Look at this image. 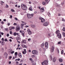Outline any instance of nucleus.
<instances>
[{"label": "nucleus", "instance_id": "1", "mask_svg": "<svg viewBox=\"0 0 65 65\" xmlns=\"http://www.w3.org/2000/svg\"><path fill=\"white\" fill-rule=\"evenodd\" d=\"M56 34H57V36H58L59 38H61V34H60V33H59V30H56Z\"/></svg>", "mask_w": 65, "mask_h": 65}, {"label": "nucleus", "instance_id": "2", "mask_svg": "<svg viewBox=\"0 0 65 65\" xmlns=\"http://www.w3.org/2000/svg\"><path fill=\"white\" fill-rule=\"evenodd\" d=\"M21 6L22 9L23 10H26L27 9V6H26V5H25L22 4Z\"/></svg>", "mask_w": 65, "mask_h": 65}, {"label": "nucleus", "instance_id": "3", "mask_svg": "<svg viewBox=\"0 0 65 65\" xmlns=\"http://www.w3.org/2000/svg\"><path fill=\"white\" fill-rule=\"evenodd\" d=\"M48 62V60H45L42 64V65H47Z\"/></svg>", "mask_w": 65, "mask_h": 65}, {"label": "nucleus", "instance_id": "4", "mask_svg": "<svg viewBox=\"0 0 65 65\" xmlns=\"http://www.w3.org/2000/svg\"><path fill=\"white\" fill-rule=\"evenodd\" d=\"M34 15V14H27V17L29 19H31L32 17H33Z\"/></svg>", "mask_w": 65, "mask_h": 65}, {"label": "nucleus", "instance_id": "5", "mask_svg": "<svg viewBox=\"0 0 65 65\" xmlns=\"http://www.w3.org/2000/svg\"><path fill=\"white\" fill-rule=\"evenodd\" d=\"M38 52L36 50H33L32 51V53L33 55H38Z\"/></svg>", "mask_w": 65, "mask_h": 65}, {"label": "nucleus", "instance_id": "6", "mask_svg": "<svg viewBox=\"0 0 65 65\" xmlns=\"http://www.w3.org/2000/svg\"><path fill=\"white\" fill-rule=\"evenodd\" d=\"M40 20H41V23H44L45 22V20L43 18H42V17H40L39 18Z\"/></svg>", "mask_w": 65, "mask_h": 65}, {"label": "nucleus", "instance_id": "7", "mask_svg": "<svg viewBox=\"0 0 65 65\" xmlns=\"http://www.w3.org/2000/svg\"><path fill=\"white\" fill-rule=\"evenodd\" d=\"M20 28L21 27L20 25H18L17 26L16 28V31H19V30H20Z\"/></svg>", "mask_w": 65, "mask_h": 65}, {"label": "nucleus", "instance_id": "8", "mask_svg": "<svg viewBox=\"0 0 65 65\" xmlns=\"http://www.w3.org/2000/svg\"><path fill=\"white\" fill-rule=\"evenodd\" d=\"M48 22H45L43 24V25L45 26H47L48 25Z\"/></svg>", "mask_w": 65, "mask_h": 65}, {"label": "nucleus", "instance_id": "9", "mask_svg": "<svg viewBox=\"0 0 65 65\" xmlns=\"http://www.w3.org/2000/svg\"><path fill=\"white\" fill-rule=\"evenodd\" d=\"M45 46L46 48H48V44L47 42H46L45 43Z\"/></svg>", "mask_w": 65, "mask_h": 65}, {"label": "nucleus", "instance_id": "10", "mask_svg": "<svg viewBox=\"0 0 65 65\" xmlns=\"http://www.w3.org/2000/svg\"><path fill=\"white\" fill-rule=\"evenodd\" d=\"M21 39V38L20 37H17L16 38V40H17V42H19V43H20V41H18V40H20Z\"/></svg>", "mask_w": 65, "mask_h": 65}, {"label": "nucleus", "instance_id": "11", "mask_svg": "<svg viewBox=\"0 0 65 65\" xmlns=\"http://www.w3.org/2000/svg\"><path fill=\"white\" fill-rule=\"evenodd\" d=\"M41 12H44V7H42L40 9Z\"/></svg>", "mask_w": 65, "mask_h": 65}, {"label": "nucleus", "instance_id": "12", "mask_svg": "<svg viewBox=\"0 0 65 65\" xmlns=\"http://www.w3.org/2000/svg\"><path fill=\"white\" fill-rule=\"evenodd\" d=\"M2 42H1V44H2V45H3L4 44V38H2Z\"/></svg>", "mask_w": 65, "mask_h": 65}, {"label": "nucleus", "instance_id": "13", "mask_svg": "<svg viewBox=\"0 0 65 65\" xmlns=\"http://www.w3.org/2000/svg\"><path fill=\"white\" fill-rule=\"evenodd\" d=\"M20 32L21 33V34L22 35L23 37H24V31H22V30L20 31Z\"/></svg>", "mask_w": 65, "mask_h": 65}, {"label": "nucleus", "instance_id": "14", "mask_svg": "<svg viewBox=\"0 0 65 65\" xmlns=\"http://www.w3.org/2000/svg\"><path fill=\"white\" fill-rule=\"evenodd\" d=\"M9 28L10 30H12V29H15V27L14 26H10V27H9Z\"/></svg>", "mask_w": 65, "mask_h": 65}, {"label": "nucleus", "instance_id": "15", "mask_svg": "<svg viewBox=\"0 0 65 65\" xmlns=\"http://www.w3.org/2000/svg\"><path fill=\"white\" fill-rule=\"evenodd\" d=\"M54 46H52V47H51V52H53V51L54 50Z\"/></svg>", "mask_w": 65, "mask_h": 65}, {"label": "nucleus", "instance_id": "16", "mask_svg": "<svg viewBox=\"0 0 65 65\" xmlns=\"http://www.w3.org/2000/svg\"><path fill=\"white\" fill-rule=\"evenodd\" d=\"M27 31H28V33L30 35L31 34H32V32L31 31H30V29H28Z\"/></svg>", "mask_w": 65, "mask_h": 65}, {"label": "nucleus", "instance_id": "17", "mask_svg": "<svg viewBox=\"0 0 65 65\" xmlns=\"http://www.w3.org/2000/svg\"><path fill=\"white\" fill-rule=\"evenodd\" d=\"M26 49H24V51H22V53H23V54H26Z\"/></svg>", "mask_w": 65, "mask_h": 65}, {"label": "nucleus", "instance_id": "18", "mask_svg": "<svg viewBox=\"0 0 65 65\" xmlns=\"http://www.w3.org/2000/svg\"><path fill=\"white\" fill-rule=\"evenodd\" d=\"M18 56L20 58H21L22 57V55L21 54V53H19L18 54Z\"/></svg>", "mask_w": 65, "mask_h": 65}, {"label": "nucleus", "instance_id": "19", "mask_svg": "<svg viewBox=\"0 0 65 65\" xmlns=\"http://www.w3.org/2000/svg\"><path fill=\"white\" fill-rule=\"evenodd\" d=\"M4 55L7 58V56H8V54H7V53L6 52H5L4 53Z\"/></svg>", "mask_w": 65, "mask_h": 65}, {"label": "nucleus", "instance_id": "20", "mask_svg": "<svg viewBox=\"0 0 65 65\" xmlns=\"http://www.w3.org/2000/svg\"><path fill=\"white\" fill-rule=\"evenodd\" d=\"M22 43H26V40H23V41L22 42Z\"/></svg>", "mask_w": 65, "mask_h": 65}, {"label": "nucleus", "instance_id": "21", "mask_svg": "<svg viewBox=\"0 0 65 65\" xmlns=\"http://www.w3.org/2000/svg\"><path fill=\"white\" fill-rule=\"evenodd\" d=\"M22 46L23 47L26 48H27V46H25V45L24 44H22Z\"/></svg>", "mask_w": 65, "mask_h": 65}, {"label": "nucleus", "instance_id": "22", "mask_svg": "<svg viewBox=\"0 0 65 65\" xmlns=\"http://www.w3.org/2000/svg\"><path fill=\"white\" fill-rule=\"evenodd\" d=\"M59 62H62L63 61V59L62 58H60L59 59Z\"/></svg>", "mask_w": 65, "mask_h": 65}, {"label": "nucleus", "instance_id": "23", "mask_svg": "<svg viewBox=\"0 0 65 65\" xmlns=\"http://www.w3.org/2000/svg\"><path fill=\"white\" fill-rule=\"evenodd\" d=\"M29 10H30V11H32V6H31V7H30L29 8Z\"/></svg>", "mask_w": 65, "mask_h": 65}, {"label": "nucleus", "instance_id": "24", "mask_svg": "<svg viewBox=\"0 0 65 65\" xmlns=\"http://www.w3.org/2000/svg\"><path fill=\"white\" fill-rule=\"evenodd\" d=\"M56 60V59L55 57H53V62H55Z\"/></svg>", "mask_w": 65, "mask_h": 65}, {"label": "nucleus", "instance_id": "25", "mask_svg": "<svg viewBox=\"0 0 65 65\" xmlns=\"http://www.w3.org/2000/svg\"><path fill=\"white\" fill-rule=\"evenodd\" d=\"M24 25V24H21V28H23V26Z\"/></svg>", "mask_w": 65, "mask_h": 65}, {"label": "nucleus", "instance_id": "26", "mask_svg": "<svg viewBox=\"0 0 65 65\" xmlns=\"http://www.w3.org/2000/svg\"><path fill=\"white\" fill-rule=\"evenodd\" d=\"M44 43H43L41 45V47H43L44 45Z\"/></svg>", "mask_w": 65, "mask_h": 65}, {"label": "nucleus", "instance_id": "27", "mask_svg": "<svg viewBox=\"0 0 65 65\" xmlns=\"http://www.w3.org/2000/svg\"><path fill=\"white\" fill-rule=\"evenodd\" d=\"M50 0H45V1L47 3V4L48 3V2L50 1Z\"/></svg>", "mask_w": 65, "mask_h": 65}, {"label": "nucleus", "instance_id": "28", "mask_svg": "<svg viewBox=\"0 0 65 65\" xmlns=\"http://www.w3.org/2000/svg\"><path fill=\"white\" fill-rule=\"evenodd\" d=\"M18 52H15L14 53L15 56H18Z\"/></svg>", "mask_w": 65, "mask_h": 65}, {"label": "nucleus", "instance_id": "29", "mask_svg": "<svg viewBox=\"0 0 65 65\" xmlns=\"http://www.w3.org/2000/svg\"><path fill=\"white\" fill-rule=\"evenodd\" d=\"M1 4L2 5H3V4L4 3V2H3L2 1H1Z\"/></svg>", "mask_w": 65, "mask_h": 65}, {"label": "nucleus", "instance_id": "30", "mask_svg": "<svg viewBox=\"0 0 65 65\" xmlns=\"http://www.w3.org/2000/svg\"><path fill=\"white\" fill-rule=\"evenodd\" d=\"M0 34H1L2 35H3L4 34V33H3V32H1V31H0Z\"/></svg>", "mask_w": 65, "mask_h": 65}, {"label": "nucleus", "instance_id": "31", "mask_svg": "<svg viewBox=\"0 0 65 65\" xmlns=\"http://www.w3.org/2000/svg\"><path fill=\"white\" fill-rule=\"evenodd\" d=\"M20 58H18V59H15V61H20Z\"/></svg>", "mask_w": 65, "mask_h": 65}, {"label": "nucleus", "instance_id": "32", "mask_svg": "<svg viewBox=\"0 0 65 65\" xmlns=\"http://www.w3.org/2000/svg\"><path fill=\"white\" fill-rule=\"evenodd\" d=\"M61 42H58V44H60L61 43Z\"/></svg>", "mask_w": 65, "mask_h": 65}, {"label": "nucleus", "instance_id": "33", "mask_svg": "<svg viewBox=\"0 0 65 65\" xmlns=\"http://www.w3.org/2000/svg\"><path fill=\"white\" fill-rule=\"evenodd\" d=\"M47 14L49 17H50V15H51V14L50 12H48Z\"/></svg>", "mask_w": 65, "mask_h": 65}, {"label": "nucleus", "instance_id": "34", "mask_svg": "<svg viewBox=\"0 0 65 65\" xmlns=\"http://www.w3.org/2000/svg\"><path fill=\"white\" fill-rule=\"evenodd\" d=\"M50 58H51V60H52V56H51V55L50 56Z\"/></svg>", "mask_w": 65, "mask_h": 65}, {"label": "nucleus", "instance_id": "35", "mask_svg": "<svg viewBox=\"0 0 65 65\" xmlns=\"http://www.w3.org/2000/svg\"><path fill=\"white\" fill-rule=\"evenodd\" d=\"M45 4H46L45 2H43L42 4L43 5H45Z\"/></svg>", "mask_w": 65, "mask_h": 65}, {"label": "nucleus", "instance_id": "36", "mask_svg": "<svg viewBox=\"0 0 65 65\" xmlns=\"http://www.w3.org/2000/svg\"><path fill=\"white\" fill-rule=\"evenodd\" d=\"M11 11L12 12H14V11H15V10H14L13 9H11Z\"/></svg>", "mask_w": 65, "mask_h": 65}, {"label": "nucleus", "instance_id": "37", "mask_svg": "<svg viewBox=\"0 0 65 65\" xmlns=\"http://www.w3.org/2000/svg\"><path fill=\"white\" fill-rule=\"evenodd\" d=\"M14 35L15 36H16V35H17V33L15 32V33H14Z\"/></svg>", "mask_w": 65, "mask_h": 65}, {"label": "nucleus", "instance_id": "38", "mask_svg": "<svg viewBox=\"0 0 65 65\" xmlns=\"http://www.w3.org/2000/svg\"><path fill=\"white\" fill-rule=\"evenodd\" d=\"M63 50H62L61 51V54H63Z\"/></svg>", "mask_w": 65, "mask_h": 65}, {"label": "nucleus", "instance_id": "39", "mask_svg": "<svg viewBox=\"0 0 65 65\" xmlns=\"http://www.w3.org/2000/svg\"><path fill=\"white\" fill-rule=\"evenodd\" d=\"M31 26L33 28H34V27H35V25H32Z\"/></svg>", "mask_w": 65, "mask_h": 65}, {"label": "nucleus", "instance_id": "40", "mask_svg": "<svg viewBox=\"0 0 65 65\" xmlns=\"http://www.w3.org/2000/svg\"><path fill=\"white\" fill-rule=\"evenodd\" d=\"M14 51H12V52H11V53L12 54H13V53H14Z\"/></svg>", "mask_w": 65, "mask_h": 65}, {"label": "nucleus", "instance_id": "41", "mask_svg": "<svg viewBox=\"0 0 65 65\" xmlns=\"http://www.w3.org/2000/svg\"><path fill=\"white\" fill-rule=\"evenodd\" d=\"M10 34H12V31H10Z\"/></svg>", "mask_w": 65, "mask_h": 65}, {"label": "nucleus", "instance_id": "42", "mask_svg": "<svg viewBox=\"0 0 65 65\" xmlns=\"http://www.w3.org/2000/svg\"><path fill=\"white\" fill-rule=\"evenodd\" d=\"M14 25H17V23H14Z\"/></svg>", "mask_w": 65, "mask_h": 65}, {"label": "nucleus", "instance_id": "43", "mask_svg": "<svg viewBox=\"0 0 65 65\" xmlns=\"http://www.w3.org/2000/svg\"><path fill=\"white\" fill-rule=\"evenodd\" d=\"M62 30H63V31H65V28H63L62 29Z\"/></svg>", "mask_w": 65, "mask_h": 65}, {"label": "nucleus", "instance_id": "44", "mask_svg": "<svg viewBox=\"0 0 65 65\" xmlns=\"http://www.w3.org/2000/svg\"><path fill=\"white\" fill-rule=\"evenodd\" d=\"M31 57H35V55H32Z\"/></svg>", "mask_w": 65, "mask_h": 65}, {"label": "nucleus", "instance_id": "45", "mask_svg": "<svg viewBox=\"0 0 65 65\" xmlns=\"http://www.w3.org/2000/svg\"><path fill=\"white\" fill-rule=\"evenodd\" d=\"M57 51H58V53H59V50L58 49V48H57Z\"/></svg>", "mask_w": 65, "mask_h": 65}, {"label": "nucleus", "instance_id": "46", "mask_svg": "<svg viewBox=\"0 0 65 65\" xmlns=\"http://www.w3.org/2000/svg\"><path fill=\"white\" fill-rule=\"evenodd\" d=\"M10 24V23H8V25L9 26Z\"/></svg>", "mask_w": 65, "mask_h": 65}, {"label": "nucleus", "instance_id": "47", "mask_svg": "<svg viewBox=\"0 0 65 65\" xmlns=\"http://www.w3.org/2000/svg\"><path fill=\"white\" fill-rule=\"evenodd\" d=\"M6 6L7 8L8 7H9L8 5H7V4H6Z\"/></svg>", "mask_w": 65, "mask_h": 65}, {"label": "nucleus", "instance_id": "48", "mask_svg": "<svg viewBox=\"0 0 65 65\" xmlns=\"http://www.w3.org/2000/svg\"><path fill=\"white\" fill-rule=\"evenodd\" d=\"M32 65H36V63H33L32 64Z\"/></svg>", "mask_w": 65, "mask_h": 65}, {"label": "nucleus", "instance_id": "49", "mask_svg": "<svg viewBox=\"0 0 65 65\" xmlns=\"http://www.w3.org/2000/svg\"><path fill=\"white\" fill-rule=\"evenodd\" d=\"M15 20H18V19L17 18H15Z\"/></svg>", "mask_w": 65, "mask_h": 65}, {"label": "nucleus", "instance_id": "50", "mask_svg": "<svg viewBox=\"0 0 65 65\" xmlns=\"http://www.w3.org/2000/svg\"><path fill=\"white\" fill-rule=\"evenodd\" d=\"M28 41H30L31 40V38H29L28 39Z\"/></svg>", "mask_w": 65, "mask_h": 65}, {"label": "nucleus", "instance_id": "51", "mask_svg": "<svg viewBox=\"0 0 65 65\" xmlns=\"http://www.w3.org/2000/svg\"><path fill=\"white\" fill-rule=\"evenodd\" d=\"M4 40H5V42H6V41H7V39H5Z\"/></svg>", "mask_w": 65, "mask_h": 65}, {"label": "nucleus", "instance_id": "52", "mask_svg": "<svg viewBox=\"0 0 65 65\" xmlns=\"http://www.w3.org/2000/svg\"><path fill=\"white\" fill-rule=\"evenodd\" d=\"M62 21H63V22H65V20H64V19H62Z\"/></svg>", "mask_w": 65, "mask_h": 65}, {"label": "nucleus", "instance_id": "53", "mask_svg": "<svg viewBox=\"0 0 65 65\" xmlns=\"http://www.w3.org/2000/svg\"><path fill=\"white\" fill-rule=\"evenodd\" d=\"M9 34H7V37H9Z\"/></svg>", "mask_w": 65, "mask_h": 65}, {"label": "nucleus", "instance_id": "54", "mask_svg": "<svg viewBox=\"0 0 65 65\" xmlns=\"http://www.w3.org/2000/svg\"><path fill=\"white\" fill-rule=\"evenodd\" d=\"M63 37L65 36V33H63Z\"/></svg>", "mask_w": 65, "mask_h": 65}, {"label": "nucleus", "instance_id": "55", "mask_svg": "<svg viewBox=\"0 0 65 65\" xmlns=\"http://www.w3.org/2000/svg\"><path fill=\"white\" fill-rule=\"evenodd\" d=\"M29 60H30V61H32V58H30Z\"/></svg>", "mask_w": 65, "mask_h": 65}, {"label": "nucleus", "instance_id": "56", "mask_svg": "<svg viewBox=\"0 0 65 65\" xmlns=\"http://www.w3.org/2000/svg\"><path fill=\"white\" fill-rule=\"evenodd\" d=\"M3 12V11H2V10H0V13H2Z\"/></svg>", "mask_w": 65, "mask_h": 65}, {"label": "nucleus", "instance_id": "57", "mask_svg": "<svg viewBox=\"0 0 65 65\" xmlns=\"http://www.w3.org/2000/svg\"><path fill=\"white\" fill-rule=\"evenodd\" d=\"M6 20L5 19L3 20V21H4V22H6Z\"/></svg>", "mask_w": 65, "mask_h": 65}, {"label": "nucleus", "instance_id": "58", "mask_svg": "<svg viewBox=\"0 0 65 65\" xmlns=\"http://www.w3.org/2000/svg\"><path fill=\"white\" fill-rule=\"evenodd\" d=\"M20 44H19L18 45V49L19 47H20Z\"/></svg>", "mask_w": 65, "mask_h": 65}, {"label": "nucleus", "instance_id": "59", "mask_svg": "<svg viewBox=\"0 0 65 65\" xmlns=\"http://www.w3.org/2000/svg\"><path fill=\"white\" fill-rule=\"evenodd\" d=\"M48 36H51L50 34V33H48Z\"/></svg>", "mask_w": 65, "mask_h": 65}, {"label": "nucleus", "instance_id": "60", "mask_svg": "<svg viewBox=\"0 0 65 65\" xmlns=\"http://www.w3.org/2000/svg\"><path fill=\"white\" fill-rule=\"evenodd\" d=\"M9 41H10V42H12V39H9Z\"/></svg>", "mask_w": 65, "mask_h": 65}, {"label": "nucleus", "instance_id": "61", "mask_svg": "<svg viewBox=\"0 0 65 65\" xmlns=\"http://www.w3.org/2000/svg\"><path fill=\"white\" fill-rule=\"evenodd\" d=\"M9 59H11L12 58V56H10L9 57Z\"/></svg>", "mask_w": 65, "mask_h": 65}, {"label": "nucleus", "instance_id": "62", "mask_svg": "<svg viewBox=\"0 0 65 65\" xmlns=\"http://www.w3.org/2000/svg\"><path fill=\"white\" fill-rule=\"evenodd\" d=\"M11 63V61H9V64H10Z\"/></svg>", "mask_w": 65, "mask_h": 65}, {"label": "nucleus", "instance_id": "63", "mask_svg": "<svg viewBox=\"0 0 65 65\" xmlns=\"http://www.w3.org/2000/svg\"><path fill=\"white\" fill-rule=\"evenodd\" d=\"M1 23H2V24H4V22H1Z\"/></svg>", "mask_w": 65, "mask_h": 65}, {"label": "nucleus", "instance_id": "64", "mask_svg": "<svg viewBox=\"0 0 65 65\" xmlns=\"http://www.w3.org/2000/svg\"><path fill=\"white\" fill-rule=\"evenodd\" d=\"M43 50L44 51H45V50H46L45 48H43Z\"/></svg>", "mask_w": 65, "mask_h": 65}]
</instances>
